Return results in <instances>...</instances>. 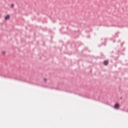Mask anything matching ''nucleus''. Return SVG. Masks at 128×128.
<instances>
[{
	"label": "nucleus",
	"instance_id": "nucleus-1",
	"mask_svg": "<svg viewBox=\"0 0 128 128\" xmlns=\"http://www.w3.org/2000/svg\"><path fill=\"white\" fill-rule=\"evenodd\" d=\"M114 108L116 110H118L120 108V104H115L114 106Z\"/></svg>",
	"mask_w": 128,
	"mask_h": 128
},
{
	"label": "nucleus",
	"instance_id": "nucleus-2",
	"mask_svg": "<svg viewBox=\"0 0 128 128\" xmlns=\"http://www.w3.org/2000/svg\"><path fill=\"white\" fill-rule=\"evenodd\" d=\"M104 64L105 66H108V60H105L104 62Z\"/></svg>",
	"mask_w": 128,
	"mask_h": 128
},
{
	"label": "nucleus",
	"instance_id": "nucleus-3",
	"mask_svg": "<svg viewBox=\"0 0 128 128\" xmlns=\"http://www.w3.org/2000/svg\"><path fill=\"white\" fill-rule=\"evenodd\" d=\"M10 19V16L8 15L5 17V20H9Z\"/></svg>",
	"mask_w": 128,
	"mask_h": 128
},
{
	"label": "nucleus",
	"instance_id": "nucleus-4",
	"mask_svg": "<svg viewBox=\"0 0 128 128\" xmlns=\"http://www.w3.org/2000/svg\"><path fill=\"white\" fill-rule=\"evenodd\" d=\"M2 54H6V52L4 51L2 52Z\"/></svg>",
	"mask_w": 128,
	"mask_h": 128
},
{
	"label": "nucleus",
	"instance_id": "nucleus-5",
	"mask_svg": "<svg viewBox=\"0 0 128 128\" xmlns=\"http://www.w3.org/2000/svg\"><path fill=\"white\" fill-rule=\"evenodd\" d=\"M14 4H12L11 5V8H14Z\"/></svg>",
	"mask_w": 128,
	"mask_h": 128
},
{
	"label": "nucleus",
	"instance_id": "nucleus-6",
	"mask_svg": "<svg viewBox=\"0 0 128 128\" xmlns=\"http://www.w3.org/2000/svg\"><path fill=\"white\" fill-rule=\"evenodd\" d=\"M44 80L45 81V82H46V79H44Z\"/></svg>",
	"mask_w": 128,
	"mask_h": 128
}]
</instances>
